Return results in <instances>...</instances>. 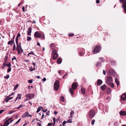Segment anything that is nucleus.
Masks as SVG:
<instances>
[{
    "instance_id": "35",
    "label": "nucleus",
    "mask_w": 126,
    "mask_h": 126,
    "mask_svg": "<svg viewBox=\"0 0 126 126\" xmlns=\"http://www.w3.org/2000/svg\"><path fill=\"white\" fill-rule=\"evenodd\" d=\"M31 39V37L29 36L27 37V40L28 41H29Z\"/></svg>"
},
{
    "instance_id": "31",
    "label": "nucleus",
    "mask_w": 126,
    "mask_h": 126,
    "mask_svg": "<svg viewBox=\"0 0 126 126\" xmlns=\"http://www.w3.org/2000/svg\"><path fill=\"white\" fill-rule=\"evenodd\" d=\"M16 49V45L15 44V43H14V46L13 47V51H14Z\"/></svg>"
},
{
    "instance_id": "41",
    "label": "nucleus",
    "mask_w": 126,
    "mask_h": 126,
    "mask_svg": "<svg viewBox=\"0 0 126 126\" xmlns=\"http://www.w3.org/2000/svg\"><path fill=\"white\" fill-rule=\"evenodd\" d=\"M18 38H16V44H18Z\"/></svg>"
},
{
    "instance_id": "1",
    "label": "nucleus",
    "mask_w": 126,
    "mask_h": 126,
    "mask_svg": "<svg viewBox=\"0 0 126 126\" xmlns=\"http://www.w3.org/2000/svg\"><path fill=\"white\" fill-rule=\"evenodd\" d=\"M101 49V47L98 46H96L95 47L93 50V53L95 54L99 52Z\"/></svg>"
},
{
    "instance_id": "18",
    "label": "nucleus",
    "mask_w": 126,
    "mask_h": 126,
    "mask_svg": "<svg viewBox=\"0 0 126 126\" xmlns=\"http://www.w3.org/2000/svg\"><path fill=\"white\" fill-rule=\"evenodd\" d=\"M115 81L118 86L119 84V82L117 78H116L115 79Z\"/></svg>"
},
{
    "instance_id": "50",
    "label": "nucleus",
    "mask_w": 126,
    "mask_h": 126,
    "mask_svg": "<svg viewBox=\"0 0 126 126\" xmlns=\"http://www.w3.org/2000/svg\"><path fill=\"white\" fill-rule=\"evenodd\" d=\"M4 100L6 101V102H8L9 101V99H8V98L7 97L6 98H5L4 99Z\"/></svg>"
},
{
    "instance_id": "13",
    "label": "nucleus",
    "mask_w": 126,
    "mask_h": 126,
    "mask_svg": "<svg viewBox=\"0 0 126 126\" xmlns=\"http://www.w3.org/2000/svg\"><path fill=\"white\" fill-rule=\"evenodd\" d=\"M58 57V54L56 53H55L53 54V58L54 60H56Z\"/></svg>"
},
{
    "instance_id": "60",
    "label": "nucleus",
    "mask_w": 126,
    "mask_h": 126,
    "mask_svg": "<svg viewBox=\"0 0 126 126\" xmlns=\"http://www.w3.org/2000/svg\"><path fill=\"white\" fill-rule=\"evenodd\" d=\"M41 110V109L39 108H38V109L37 110V111L36 112V113H38L39 112V111Z\"/></svg>"
},
{
    "instance_id": "49",
    "label": "nucleus",
    "mask_w": 126,
    "mask_h": 126,
    "mask_svg": "<svg viewBox=\"0 0 126 126\" xmlns=\"http://www.w3.org/2000/svg\"><path fill=\"white\" fill-rule=\"evenodd\" d=\"M21 119H19L15 124V125H16L20 121Z\"/></svg>"
},
{
    "instance_id": "14",
    "label": "nucleus",
    "mask_w": 126,
    "mask_h": 126,
    "mask_svg": "<svg viewBox=\"0 0 126 126\" xmlns=\"http://www.w3.org/2000/svg\"><path fill=\"white\" fill-rule=\"evenodd\" d=\"M107 86L106 85L104 84L100 87L101 89L103 91H104L106 89Z\"/></svg>"
},
{
    "instance_id": "52",
    "label": "nucleus",
    "mask_w": 126,
    "mask_h": 126,
    "mask_svg": "<svg viewBox=\"0 0 126 126\" xmlns=\"http://www.w3.org/2000/svg\"><path fill=\"white\" fill-rule=\"evenodd\" d=\"M20 47L18 44H16V49H19Z\"/></svg>"
},
{
    "instance_id": "23",
    "label": "nucleus",
    "mask_w": 126,
    "mask_h": 126,
    "mask_svg": "<svg viewBox=\"0 0 126 126\" xmlns=\"http://www.w3.org/2000/svg\"><path fill=\"white\" fill-rule=\"evenodd\" d=\"M12 39H11V40L10 41H8V45L12 44L13 43H14V41H13L12 40Z\"/></svg>"
},
{
    "instance_id": "32",
    "label": "nucleus",
    "mask_w": 126,
    "mask_h": 126,
    "mask_svg": "<svg viewBox=\"0 0 126 126\" xmlns=\"http://www.w3.org/2000/svg\"><path fill=\"white\" fill-rule=\"evenodd\" d=\"M9 75H7L6 76H4V78L5 79H8L9 78Z\"/></svg>"
},
{
    "instance_id": "3",
    "label": "nucleus",
    "mask_w": 126,
    "mask_h": 126,
    "mask_svg": "<svg viewBox=\"0 0 126 126\" xmlns=\"http://www.w3.org/2000/svg\"><path fill=\"white\" fill-rule=\"evenodd\" d=\"M112 81V78L110 76H108L107 77L106 83L107 85L110 84V83H111Z\"/></svg>"
},
{
    "instance_id": "62",
    "label": "nucleus",
    "mask_w": 126,
    "mask_h": 126,
    "mask_svg": "<svg viewBox=\"0 0 126 126\" xmlns=\"http://www.w3.org/2000/svg\"><path fill=\"white\" fill-rule=\"evenodd\" d=\"M15 94V93L13 92L11 94H10L9 96H11L13 95H14Z\"/></svg>"
},
{
    "instance_id": "21",
    "label": "nucleus",
    "mask_w": 126,
    "mask_h": 126,
    "mask_svg": "<svg viewBox=\"0 0 126 126\" xmlns=\"http://www.w3.org/2000/svg\"><path fill=\"white\" fill-rule=\"evenodd\" d=\"M18 96L17 97H16V99H15V101H16L17 100V99L18 98V96L19 97V99H21V95L20 94H18Z\"/></svg>"
},
{
    "instance_id": "27",
    "label": "nucleus",
    "mask_w": 126,
    "mask_h": 126,
    "mask_svg": "<svg viewBox=\"0 0 126 126\" xmlns=\"http://www.w3.org/2000/svg\"><path fill=\"white\" fill-rule=\"evenodd\" d=\"M60 100L62 102H64V98L63 96L61 97Z\"/></svg>"
},
{
    "instance_id": "5",
    "label": "nucleus",
    "mask_w": 126,
    "mask_h": 126,
    "mask_svg": "<svg viewBox=\"0 0 126 126\" xmlns=\"http://www.w3.org/2000/svg\"><path fill=\"white\" fill-rule=\"evenodd\" d=\"M95 113L94 111L91 110L89 112V115L90 117L92 118L94 117Z\"/></svg>"
},
{
    "instance_id": "64",
    "label": "nucleus",
    "mask_w": 126,
    "mask_h": 126,
    "mask_svg": "<svg viewBox=\"0 0 126 126\" xmlns=\"http://www.w3.org/2000/svg\"><path fill=\"white\" fill-rule=\"evenodd\" d=\"M24 106L23 105L21 104L19 106V107H20V108H21L22 107H24Z\"/></svg>"
},
{
    "instance_id": "30",
    "label": "nucleus",
    "mask_w": 126,
    "mask_h": 126,
    "mask_svg": "<svg viewBox=\"0 0 126 126\" xmlns=\"http://www.w3.org/2000/svg\"><path fill=\"white\" fill-rule=\"evenodd\" d=\"M99 108L100 109H102V108H101V106H103V105L102 104L99 103Z\"/></svg>"
},
{
    "instance_id": "25",
    "label": "nucleus",
    "mask_w": 126,
    "mask_h": 126,
    "mask_svg": "<svg viewBox=\"0 0 126 126\" xmlns=\"http://www.w3.org/2000/svg\"><path fill=\"white\" fill-rule=\"evenodd\" d=\"M108 85H110V87L112 88H113L114 87V84L113 83H110V84H108Z\"/></svg>"
},
{
    "instance_id": "10",
    "label": "nucleus",
    "mask_w": 126,
    "mask_h": 126,
    "mask_svg": "<svg viewBox=\"0 0 126 126\" xmlns=\"http://www.w3.org/2000/svg\"><path fill=\"white\" fill-rule=\"evenodd\" d=\"M32 28L31 27H30L29 28L28 30L27 31V34L28 35L30 36L31 35V33L32 32Z\"/></svg>"
},
{
    "instance_id": "43",
    "label": "nucleus",
    "mask_w": 126,
    "mask_h": 126,
    "mask_svg": "<svg viewBox=\"0 0 126 126\" xmlns=\"http://www.w3.org/2000/svg\"><path fill=\"white\" fill-rule=\"evenodd\" d=\"M15 112V110H14L11 111H10V112L8 113V114H11L13 113L14 112Z\"/></svg>"
},
{
    "instance_id": "39",
    "label": "nucleus",
    "mask_w": 126,
    "mask_h": 126,
    "mask_svg": "<svg viewBox=\"0 0 126 126\" xmlns=\"http://www.w3.org/2000/svg\"><path fill=\"white\" fill-rule=\"evenodd\" d=\"M33 68H32V66H30V68L29 69L30 71H34V69H33Z\"/></svg>"
},
{
    "instance_id": "48",
    "label": "nucleus",
    "mask_w": 126,
    "mask_h": 126,
    "mask_svg": "<svg viewBox=\"0 0 126 126\" xmlns=\"http://www.w3.org/2000/svg\"><path fill=\"white\" fill-rule=\"evenodd\" d=\"M28 82L29 83H32V79H30L28 80Z\"/></svg>"
},
{
    "instance_id": "22",
    "label": "nucleus",
    "mask_w": 126,
    "mask_h": 126,
    "mask_svg": "<svg viewBox=\"0 0 126 126\" xmlns=\"http://www.w3.org/2000/svg\"><path fill=\"white\" fill-rule=\"evenodd\" d=\"M69 91L72 95L73 94V90L71 88H70Z\"/></svg>"
},
{
    "instance_id": "16",
    "label": "nucleus",
    "mask_w": 126,
    "mask_h": 126,
    "mask_svg": "<svg viewBox=\"0 0 126 126\" xmlns=\"http://www.w3.org/2000/svg\"><path fill=\"white\" fill-rule=\"evenodd\" d=\"M55 44L54 43H52L50 45V47L51 49H52L54 47H55Z\"/></svg>"
},
{
    "instance_id": "34",
    "label": "nucleus",
    "mask_w": 126,
    "mask_h": 126,
    "mask_svg": "<svg viewBox=\"0 0 126 126\" xmlns=\"http://www.w3.org/2000/svg\"><path fill=\"white\" fill-rule=\"evenodd\" d=\"M20 34L19 33H18L17 35V36L16 37V38H18L20 37Z\"/></svg>"
},
{
    "instance_id": "53",
    "label": "nucleus",
    "mask_w": 126,
    "mask_h": 126,
    "mask_svg": "<svg viewBox=\"0 0 126 126\" xmlns=\"http://www.w3.org/2000/svg\"><path fill=\"white\" fill-rule=\"evenodd\" d=\"M52 52L53 54L55 53H56L57 51L55 49H53L52 50Z\"/></svg>"
},
{
    "instance_id": "42",
    "label": "nucleus",
    "mask_w": 126,
    "mask_h": 126,
    "mask_svg": "<svg viewBox=\"0 0 126 126\" xmlns=\"http://www.w3.org/2000/svg\"><path fill=\"white\" fill-rule=\"evenodd\" d=\"M67 74H68L67 73H66L63 76V79L65 78V77L67 75Z\"/></svg>"
},
{
    "instance_id": "2",
    "label": "nucleus",
    "mask_w": 126,
    "mask_h": 126,
    "mask_svg": "<svg viewBox=\"0 0 126 126\" xmlns=\"http://www.w3.org/2000/svg\"><path fill=\"white\" fill-rule=\"evenodd\" d=\"M59 82L58 80H56L54 82V89L55 90H58L59 87Z\"/></svg>"
},
{
    "instance_id": "36",
    "label": "nucleus",
    "mask_w": 126,
    "mask_h": 126,
    "mask_svg": "<svg viewBox=\"0 0 126 126\" xmlns=\"http://www.w3.org/2000/svg\"><path fill=\"white\" fill-rule=\"evenodd\" d=\"M19 86V85L17 84L14 87V90H16V89L17 88L18 86Z\"/></svg>"
},
{
    "instance_id": "29",
    "label": "nucleus",
    "mask_w": 126,
    "mask_h": 126,
    "mask_svg": "<svg viewBox=\"0 0 126 126\" xmlns=\"http://www.w3.org/2000/svg\"><path fill=\"white\" fill-rule=\"evenodd\" d=\"M7 64L5 63H3V65L2 66V68H4L5 66H6Z\"/></svg>"
},
{
    "instance_id": "7",
    "label": "nucleus",
    "mask_w": 126,
    "mask_h": 126,
    "mask_svg": "<svg viewBox=\"0 0 126 126\" xmlns=\"http://www.w3.org/2000/svg\"><path fill=\"white\" fill-rule=\"evenodd\" d=\"M34 36L36 38H39L41 37V34L38 32L37 31L34 33Z\"/></svg>"
},
{
    "instance_id": "24",
    "label": "nucleus",
    "mask_w": 126,
    "mask_h": 126,
    "mask_svg": "<svg viewBox=\"0 0 126 126\" xmlns=\"http://www.w3.org/2000/svg\"><path fill=\"white\" fill-rule=\"evenodd\" d=\"M62 62V61L60 59H57V63L58 64H60Z\"/></svg>"
},
{
    "instance_id": "63",
    "label": "nucleus",
    "mask_w": 126,
    "mask_h": 126,
    "mask_svg": "<svg viewBox=\"0 0 126 126\" xmlns=\"http://www.w3.org/2000/svg\"><path fill=\"white\" fill-rule=\"evenodd\" d=\"M52 125V124L51 123H49L48 124V126H51Z\"/></svg>"
},
{
    "instance_id": "28",
    "label": "nucleus",
    "mask_w": 126,
    "mask_h": 126,
    "mask_svg": "<svg viewBox=\"0 0 126 126\" xmlns=\"http://www.w3.org/2000/svg\"><path fill=\"white\" fill-rule=\"evenodd\" d=\"M6 66L8 67H10L11 66V64L10 62H9L7 64Z\"/></svg>"
},
{
    "instance_id": "40",
    "label": "nucleus",
    "mask_w": 126,
    "mask_h": 126,
    "mask_svg": "<svg viewBox=\"0 0 126 126\" xmlns=\"http://www.w3.org/2000/svg\"><path fill=\"white\" fill-rule=\"evenodd\" d=\"M95 122V120L94 119L91 122V124L92 125H94V124Z\"/></svg>"
},
{
    "instance_id": "17",
    "label": "nucleus",
    "mask_w": 126,
    "mask_h": 126,
    "mask_svg": "<svg viewBox=\"0 0 126 126\" xmlns=\"http://www.w3.org/2000/svg\"><path fill=\"white\" fill-rule=\"evenodd\" d=\"M107 92L108 94H109L111 92V89L110 88H108L107 90Z\"/></svg>"
},
{
    "instance_id": "6",
    "label": "nucleus",
    "mask_w": 126,
    "mask_h": 126,
    "mask_svg": "<svg viewBox=\"0 0 126 126\" xmlns=\"http://www.w3.org/2000/svg\"><path fill=\"white\" fill-rule=\"evenodd\" d=\"M25 96H26L27 98H28L29 99H31L33 98L34 97V94H26Z\"/></svg>"
},
{
    "instance_id": "37",
    "label": "nucleus",
    "mask_w": 126,
    "mask_h": 126,
    "mask_svg": "<svg viewBox=\"0 0 126 126\" xmlns=\"http://www.w3.org/2000/svg\"><path fill=\"white\" fill-rule=\"evenodd\" d=\"M66 122L67 123H71L72 122V121H71V120L69 119H68Z\"/></svg>"
},
{
    "instance_id": "15",
    "label": "nucleus",
    "mask_w": 126,
    "mask_h": 126,
    "mask_svg": "<svg viewBox=\"0 0 126 126\" xmlns=\"http://www.w3.org/2000/svg\"><path fill=\"white\" fill-rule=\"evenodd\" d=\"M74 111L72 110L71 112H70V116L69 117V118H71L72 117L73 115L74 114Z\"/></svg>"
},
{
    "instance_id": "58",
    "label": "nucleus",
    "mask_w": 126,
    "mask_h": 126,
    "mask_svg": "<svg viewBox=\"0 0 126 126\" xmlns=\"http://www.w3.org/2000/svg\"><path fill=\"white\" fill-rule=\"evenodd\" d=\"M15 59L16 60V57L15 56H14L13 57V58L12 59V60L13 61Z\"/></svg>"
},
{
    "instance_id": "12",
    "label": "nucleus",
    "mask_w": 126,
    "mask_h": 126,
    "mask_svg": "<svg viewBox=\"0 0 126 126\" xmlns=\"http://www.w3.org/2000/svg\"><path fill=\"white\" fill-rule=\"evenodd\" d=\"M103 82L102 80L100 79H98L97 81V85L98 86H99L101 85L102 83Z\"/></svg>"
},
{
    "instance_id": "51",
    "label": "nucleus",
    "mask_w": 126,
    "mask_h": 126,
    "mask_svg": "<svg viewBox=\"0 0 126 126\" xmlns=\"http://www.w3.org/2000/svg\"><path fill=\"white\" fill-rule=\"evenodd\" d=\"M8 55H6L5 57L4 60H7L8 59Z\"/></svg>"
},
{
    "instance_id": "59",
    "label": "nucleus",
    "mask_w": 126,
    "mask_h": 126,
    "mask_svg": "<svg viewBox=\"0 0 126 126\" xmlns=\"http://www.w3.org/2000/svg\"><path fill=\"white\" fill-rule=\"evenodd\" d=\"M80 55V56H82L83 55L84 53L83 52H79V53Z\"/></svg>"
},
{
    "instance_id": "11",
    "label": "nucleus",
    "mask_w": 126,
    "mask_h": 126,
    "mask_svg": "<svg viewBox=\"0 0 126 126\" xmlns=\"http://www.w3.org/2000/svg\"><path fill=\"white\" fill-rule=\"evenodd\" d=\"M119 114L121 115H126V111H120V112Z\"/></svg>"
},
{
    "instance_id": "46",
    "label": "nucleus",
    "mask_w": 126,
    "mask_h": 126,
    "mask_svg": "<svg viewBox=\"0 0 126 126\" xmlns=\"http://www.w3.org/2000/svg\"><path fill=\"white\" fill-rule=\"evenodd\" d=\"M66 123H67V122L66 121H64L63 123V124H62V125L63 126H64V125L66 124Z\"/></svg>"
},
{
    "instance_id": "56",
    "label": "nucleus",
    "mask_w": 126,
    "mask_h": 126,
    "mask_svg": "<svg viewBox=\"0 0 126 126\" xmlns=\"http://www.w3.org/2000/svg\"><path fill=\"white\" fill-rule=\"evenodd\" d=\"M13 117H11L9 119H8L5 122H8L9 121H10L12 118Z\"/></svg>"
},
{
    "instance_id": "19",
    "label": "nucleus",
    "mask_w": 126,
    "mask_h": 126,
    "mask_svg": "<svg viewBox=\"0 0 126 126\" xmlns=\"http://www.w3.org/2000/svg\"><path fill=\"white\" fill-rule=\"evenodd\" d=\"M81 93L83 94H84L85 93V90L84 88H81Z\"/></svg>"
},
{
    "instance_id": "55",
    "label": "nucleus",
    "mask_w": 126,
    "mask_h": 126,
    "mask_svg": "<svg viewBox=\"0 0 126 126\" xmlns=\"http://www.w3.org/2000/svg\"><path fill=\"white\" fill-rule=\"evenodd\" d=\"M16 50L18 51L17 53L18 54H20V52H21L20 51V49H16Z\"/></svg>"
},
{
    "instance_id": "20",
    "label": "nucleus",
    "mask_w": 126,
    "mask_h": 126,
    "mask_svg": "<svg viewBox=\"0 0 126 126\" xmlns=\"http://www.w3.org/2000/svg\"><path fill=\"white\" fill-rule=\"evenodd\" d=\"M113 125L114 126H118L119 124L117 121H115Z\"/></svg>"
},
{
    "instance_id": "54",
    "label": "nucleus",
    "mask_w": 126,
    "mask_h": 126,
    "mask_svg": "<svg viewBox=\"0 0 126 126\" xmlns=\"http://www.w3.org/2000/svg\"><path fill=\"white\" fill-rule=\"evenodd\" d=\"M9 96H7V97L8 98V99H9V100L12 99L13 98L12 97H10Z\"/></svg>"
},
{
    "instance_id": "9",
    "label": "nucleus",
    "mask_w": 126,
    "mask_h": 126,
    "mask_svg": "<svg viewBox=\"0 0 126 126\" xmlns=\"http://www.w3.org/2000/svg\"><path fill=\"white\" fill-rule=\"evenodd\" d=\"M121 99L124 101L126 100V93H125L122 94L121 97Z\"/></svg>"
},
{
    "instance_id": "8",
    "label": "nucleus",
    "mask_w": 126,
    "mask_h": 126,
    "mask_svg": "<svg viewBox=\"0 0 126 126\" xmlns=\"http://www.w3.org/2000/svg\"><path fill=\"white\" fill-rule=\"evenodd\" d=\"M77 87V85L76 83H74L72 85V87L74 89H76Z\"/></svg>"
},
{
    "instance_id": "45",
    "label": "nucleus",
    "mask_w": 126,
    "mask_h": 126,
    "mask_svg": "<svg viewBox=\"0 0 126 126\" xmlns=\"http://www.w3.org/2000/svg\"><path fill=\"white\" fill-rule=\"evenodd\" d=\"M101 64V63L100 62H97L96 64V66H98L100 64Z\"/></svg>"
},
{
    "instance_id": "47",
    "label": "nucleus",
    "mask_w": 126,
    "mask_h": 126,
    "mask_svg": "<svg viewBox=\"0 0 126 126\" xmlns=\"http://www.w3.org/2000/svg\"><path fill=\"white\" fill-rule=\"evenodd\" d=\"M74 35V33H70L69 34L68 36H69L72 37Z\"/></svg>"
},
{
    "instance_id": "61",
    "label": "nucleus",
    "mask_w": 126,
    "mask_h": 126,
    "mask_svg": "<svg viewBox=\"0 0 126 126\" xmlns=\"http://www.w3.org/2000/svg\"><path fill=\"white\" fill-rule=\"evenodd\" d=\"M49 111H47V112H46V114L47 115H49Z\"/></svg>"
},
{
    "instance_id": "44",
    "label": "nucleus",
    "mask_w": 126,
    "mask_h": 126,
    "mask_svg": "<svg viewBox=\"0 0 126 126\" xmlns=\"http://www.w3.org/2000/svg\"><path fill=\"white\" fill-rule=\"evenodd\" d=\"M29 114V113L28 112H26L25 113L23 114V115L24 116H26L27 114Z\"/></svg>"
},
{
    "instance_id": "57",
    "label": "nucleus",
    "mask_w": 126,
    "mask_h": 126,
    "mask_svg": "<svg viewBox=\"0 0 126 126\" xmlns=\"http://www.w3.org/2000/svg\"><path fill=\"white\" fill-rule=\"evenodd\" d=\"M100 59H101V60L103 62H104L105 61V60L104 58H100Z\"/></svg>"
},
{
    "instance_id": "38",
    "label": "nucleus",
    "mask_w": 126,
    "mask_h": 126,
    "mask_svg": "<svg viewBox=\"0 0 126 126\" xmlns=\"http://www.w3.org/2000/svg\"><path fill=\"white\" fill-rule=\"evenodd\" d=\"M11 70V67H9V68L7 69V72H10Z\"/></svg>"
},
{
    "instance_id": "33",
    "label": "nucleus",
    "mask_w": 126,
    "mask_h": 126,
    "mask_svg": "<svg viewBox=\"0 0 126 126\" xmlns=\"http://www.w3.org/2000/svg\"><path fill=\"white\" fill-rule=\"evenodd\" d=\"M41 38L43 39H44L45 38V36L44 34H41Z\"/></svg>"
},
{
    "instance_id": "4",
    "label": "nucleus",
    "mask_w": 126,
    "mask_h": 126,
    "mask_svg": "<svg viewBox=\"0 0 126 126\" xmlns=\"http://www.w3.org/2000/svg\"><path fill=\"white\" fill-rule=\"evenodd\" d=\"M120 2L122 3L123 5L122 6L123 8H126V0H119Z\"/></svg>"
},
{
    "instance_id": "26",
    "label": "nucleus",
    "mask_w": 126,
    "mask_h": 126,
    "mask_svg": "<svg viewBox=\"0 0 126 126\" xmlns=\"http://www.w3.org/2000/svg\"><path fill=\"white\" fill-rule=\"evenodd\" d=\"M30 54L35 55V54L33 51H31L28 54V56H30Z\"/></svg>"
}]
</instances>
